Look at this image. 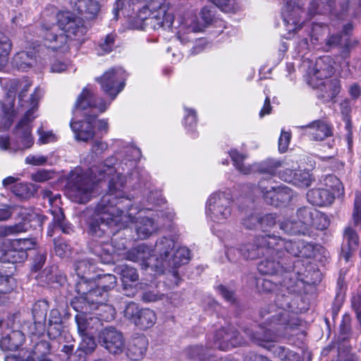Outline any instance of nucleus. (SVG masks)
<instances>
[{
	"label": "nucleus",
	"instance_id": "f257e3e1",
	"mask_svg": "<svg viewBox=\"0 0 361 361\" xmlns=\"http://www.w3.org/2000/svg\"><path fill=\"white\" fill-rule=\"evenodd\" d=\"M128 157L116 162L111 157L99 166L90 168L85 173L76 168L68 175L66 185V194L73 202L86 203L94 192V185L104 178H108V192L104 195L95 207L92 218L89 221L88 233L95 238L102 237L108 229V224L114 218L133 206L131 198L126 196L127 175L135 176L133 171L136 161L140 157V150L133 146L125 149Z\"/></svg>",
	"mask_w": 361,
	"mask_h": 361
},
{
	"label": "nucleus",
	"instance_id": "f03ea898",
	"mask_svg": "<svg viewBox=\"0 0 361 361\" xmlns=\"http://www.w3.org/2000/svg\"><path fill=\"white\" fill-rule=\"evenodd\" d=\"M276 305L278 309L255 332L250 329H245L244 332L252 342L272 351L282 361H300L298 353L284 346L272 344L279 338L285 336L288 329L299 324L298 319L295 315L290 316L287 310L290 307L288 296L278 295Z\"/></svg>",
	"mask_w": 361,
	"mask_h": 361
},
{
	"label": "nucleus",
	"instance_id": "7ed1b4c3",
	"mask_svg": "<svg viewBox=\"0 0 361 361\" xmlns=\"http://www.w3.org/2000/svg\"><path fill=\"white\" fill-rule=\"evenodd\" d=\"M87 32L83 20L70 11H59L44 19L42 33L44 44L57 50L63 48L68 39H80Z\"/></svg>",
	"mask_w": 361,
	"mask_h": 361
},
{
	"label": "nucleus",
	"instance_id": "20e7f679",
	"mask_svg": "<svg viewBox=\"0 0 361 361\" xmlns=\"http://www.w3.org/2000/svg\"><path fill=\"white\" fill-rule=\"evenodd\" d=\"M109 106V103L104 102L102 98L96 97L91 85H87L83 88L75 102L73 109V117L70 123L76 140L87 142L94 137L93 122L97 115H90L88 109L103 113Z\"/></svg>",
	"mask_w": 361,
	"mask_h": 361
},
{
	"label": "nucleus",
	"instance_id": "39448f33",
	"mask_svg": "<svg viewBox=\"0 0 361 361\" xmlns=\"http://www.w3.org/2000/svg\"><path fill=\"white\" fill-rule=\"evenodd\" d=\"M229 154L236 169L243 174H248L252 171L256 169L260 173H266L270 175L279 173V176L281 180L292 183L293 185L300 188H307L312 183V176L309 171L301 170L293 171L287 169L288 164L281 160L267 159L252 167L243 163L244 160L247 158L245 154L240 153L236 149H231Z\"/></svg>",
	"mask_w": 361,
	"mask_h": 361
},
{
	"label": "nucleus",
	"instance_id": "423d86ee",
	"mask_svg": "<svg viewBox=\"0 0 361 361\" xmlns=\"http://www.w3.org/2000/svg\"><path fill=\"white\" fill-rule=\"evenodd\" d=\"M152 257L153 269L161 273L169 269L178 279L177 269L189 262L190 252L186 247H176L172 238L162 237L157 240L152 250Z\"/></svg>",
	"mask_w": 361,
	"mask_h": 361
},
{
	"label": "nucleus",
	"instance_id": "0eeeda50",
	"mask_svg": "<svg viewBox=\"0 0 361 361\" xmlns=\"http://www.w3.org/2000/svg\"><path fill=\"white\" fill-rule=\"evenodd\" d=\"M153 209L152 207H134L133 205L123 214H119L118 218H114L108 224V228L113 225L120 228H126L131 223H135V230L137 237L140 239H146L154 233L159 229V224L156 216L159 217V214H148Z\"/></svg>",
	"mask_w": 361,
	"mask_h": 361
},
{
	"label": "nucleus",
	"instance_id": "6e6552de",
	"mask_svg": "<svg viewBox=\"0 0 361 361\" xmlns=\"http://www.w3.org/2000/svg\"><path fill=\"white\" fill-rule=\"evenodd\" d=\"M352 29L353 26L350 23L344 25L341 32L332 30L326 25L312 23L310 33L311 42L315 46H319V49L326 51L336 47H341L343 48L341 56L346 58L350 47L348 32Z\"/></svg>",
	"mask_w": 361,
	"mask_h": 361
},
{
	"label": "nucleus",
	"instance_id": "1a4fd4ad",
	"mask_svg": "<svg viewBox=\"0 0 361 361\" xmlns=\"http://www.w3.org/2000/svg\"><path fill=\"white\" fill-rule=\"evenodd\" d=\"M165 0H152L142 7L137 13V18L145 25H149L154 30H170L173 27L174 16L168 11Z\"/></svg>",
	"mask_w": 361,
	"mask_h": 361
},
{
	"label": "nucleus",
	"instance_id": "9d476101",
	"mask_svg": "<svg viewBox=\"0 0 361 361\" xmlns=\"http://www.w3.org/2000/svg\"><path fill=\"white\" fill-rule=\"evenodd\" d=\"M232 204L233 197L230 190L215 192L208 198L207 216L214 223L225 224L231 215Z\"/></svg>",
	"mask_w": 361,
	"mask_h": 361
},
{
	"label": "nucleus",
	"instance_id": "9b49d317",
	"mask_svg": "<svg viewBox=\"0 0 361 361\" xmlns=\"http://www.w3.org/2000/svg\"><path fill=\"white\" fill-rule=\"evenodd\" d=\"M86 286L85 281L79 282L77 288L79 294H81L82 302L85 305L90 307V310H98L97 315L101 322L111 321L114 319L115 310L112 305L106 304L105 302L108 298L106 293H102L100 288H92L87 292L84 291L83 286Z\"/></svg>",
	"mask_w": 361,
	"mask_h": 361
},
{
	"label": "nucleus",
	"instance_id": "f8f14e48",
	"mask_svg": "<svg viewBox=\"0 0 361 361\" xmlns=\"http://www.w3.org/2000/svg\"><path fill=\"white\" fill-rule=\"evenodd\" d=\"M267 242L269 252L273 250L272 245H275L276 253L279 258H283L286 252L295 257L305 258H310L314 256V245L300 239L286 240L275 235V237L268 238Z\"/></svg>",
	"mask_w": 361,
	"mask_h": 361
},
{
	"label": "nucleus",
	"instance_id": "ddd939ff",
	"mask_svg": "<svg viewBox=\"0 0 361 361\" xmlns=\"http://www.w3.org/2000/svg\"><path fill=\"white\" fill-rule=\"evenodd\" d=\"M42 95V90L39 88H36L35 92L30 97L31 107L26 111L24 117L19 122L16 128V133L19 140V143L16 147V149H14V151L30 148L34 143V139L31 136V126L30 123L35 118L34 114L37 107L38 101Z\"/></svg>",
	"mask_w": 361,
	"mask_h": 361
},
{
	"label": "nucleus",
	"instance_id": "4468645a",
	"mask_svg": "<svg viewBox=\"0 0 361 361\" xmlns=\"http://www.w3.org/2000/svg\"><path fill=\"white\" fill-rule=\"evenodd\" d=\"M126 76L127 75L123 68H114L105 72L100 78H97V81L100 83L102 90L111 97L110 102H106V103L110 104L116 95L123 90ZM103 101L105 102L104 99Z\"/></svg>",
	"mask_w": 361,
	"mask_h": 361
},
{
	"label": "nucleus",
	"instance_id": "2eb2a0df",
	"mask_svg": "<svg viewBox=\"0 0 361 361\" xmlns=\"http://www.w3.org/2000/svg\"><path fill=\"white\" fill-rule=\"evenodd\" d=\"M23 221L14 225L0 226V250L5 237L8 235H17L26 232L30 226L42 227L44 222V217L37 213L25 209L20 213Z\"/></svg>",
	"mask_w": 361,
	"mask_h": 361
},
{
	"label": "nucleus",
	"instance_id": "dca6fc26",
	"mask_svg": "<svg viewBox=\"0 0 361 361\" xmlns=\"http://www.w3.org/2000/svg\"><path fill=\"white\" fill-rule=\"evenodd\" d=\"M73 309L78 313L75 315V322L80 334H92V330L101 325L98 317L92 316L86 312L88 307L82 302V298H75L71 302Z\"/></svg>",
	"mask_w": 361,
	"mask_h": 361
},
{
	"label": "nucleus",
	"instance_id": "f3484780",
	"mask_svg": "<svg viewBox=\"0 0 361 361\" xmlns=\"http://www.w3.org/2000/svg\"><path fill=\"white\" fill-rule=\"evenodd\" d=\"M302 0H286L283 7L281 16L286 30L288 33L295 32L305 24L300 22Z\"/></svg>",
	"mask_w": 361,
	"mask_h": 361
},
{
	"label": "nucleus",
	"instance_id": "a211bd4d",
	"mask_svg": "<svg viewBox=\"0 0 361 361\" xmlns=\"http://www.w3.org/2000/svg\"><path fill=\"white\" fill-rule=\"evenodd\" d=\"M271 237H275V235L266 234L260 236H257L253 242L242 245L240 247V255L247 259H254L267 253L270 255L271 253L276 252L275 245H272L273 250L269 251V246L268 245L267 239Z\"/></svg>",
	"mask_w": 361,
	"mask_h": 361
},
{
	"label": "nucleus",
	"instance_id": "6ab92c4d",
	"mask_svg": "<svg viewBox=\"0 0 361 361\" xmlns=\"http://www.w3.org/2000/svg\"><path fill=\"white\" fill-rule=\"evenodd\" d=\"M100 345L112 354L121 353L125 347L123 334L114 327H106L99 334Z\"/></svg>",
	"mask_w": 361,
	"mask_h": 361
},
{
	"label": "nucleus",
	"instance_id": "aec40b11",
	"mask_svg": "<svg viewBox=\"0 0 361 361\" xmlns=\"http://www.w3.org/2000/svg\"><path fill=\"white\" fill-rule=\"evenodd\" d=\"M316 210L314 208L307 207L300 208L297 212L298 221L295 223V227L288 228V222H281L280 228L288 234L306 233L308 227L312 224Z\"/></svg>",
	"mask_w": 361,
	"mask_h": 361
},
{
	"label": "nucleus",
	"instance_id": "412c9836",
	"mask_svg": "<svg viewBox=\"0 0 361 361\" xmlns=\"http://www.w3.org/2000/svg\"><path fill=\"white\" fill-rule=\"evenodd\" d=\"M246 343L241 337L238 336V332L234 327L227 326L216 331L214 336V343L222 350L243 345Z\"/></svg>",
	"mask_w": 361,
	"mask_h": 361
},
{
	"label": "nucleus",
	"instance_id": "4be33fe9",
	"mask_svg": "<svg viewBox=\"0 0 361 361\" xmlns=\"http://www.w3.org/2000/svg\"><path fill=\"white\" fill-rule=\"evenodd\" d=\"M359 244V235L356 231L351 226H346L343 232L341 257L346 262H349L358 249Z\"/></svg>",
	"mask_w": 361,
	"mask_h": 361
},
{
	"label": "nucleus",
	"instance_id": "5701e85b",
	"mask_svg": "<svg viewBox=\"0 0 361 361\" xmlns=\"http://www.w3.org/2000/svg\"><path fill=\"white\" fill-rule=\"evenodd\" d=\"M125 258L129 261L139 262L145 268L153 269L152 249L144 243L128 250L125 255Z\"/></svg>",
	"mask_w": 361,
	"mask_h": 361
},
{
	"label": "nucleus",
	"instance_id": "b1692460",
	"mask_svg": "<svg viewBox=\"0 0 361 361\" xmlns=\"http://www.w3.org/2000/svg\"><path fill=\"white\" fill-rule=\"evenodd\" d=\"M202 30V26L197 22V17L190 15L179 23L178 38L182 44H185L192 41V39L190 36L191 33L199 32Z\"/></svg>",
	"mask_w": 361,
	"mask_h": 361
},
{
	"label": "nucleus",
	"instance_id": "393cba45",
	"mask_svg": "<svg viewBox=\"0 0 361 361\" xmlns=\"http://www.w3.org/2000/svg\"><path fill=\"white\" fill-rule=\"evenodd\" d=\"M334 61L330 56H324L318 59L314 65L313 71L310 73L312 82L318 80L319 82L329 79L334 73Z\"/></svg>",
	"mask_w": 361,
	"mask_h": 361
},
{
	"label": "nucleus",
	"instance_id": "a878e982",
	"mask_svg": "<svg viewBox=\"0 0 361 361\" xmlns=\"http://www.w3.org/2000/svg\"><path fill=\"white\" fill-rule=\"evenodd\" d=\"M147 345L148 340L144 335L134 334L128 342V357L133 360L142 359L147 351Z\"/></svg>",
	"mask_w": 361,
	"mask_h": 361
},
{
	"label": "nucleus",
	"instance_id": "bb28decb",
	"mask_svg": "<svg viewBox=\"0 0 361 361\" xmlns=\"http://www.w3.org/2000/svg\"><path fill=\"white\" fill-rule=\"evenodd\" d=\"M264 259L257 265V269L262 274L274 275L282 274L286 269L282 265L276 252L268 255L267 253L262 255Z\"/></svg>",
	"mask_w": 361,
	"mask_h": 361
},
{
	"label": "nucleus",
	"instance_id": "cd10ccee",
	"mask_svg": "<svg viewBox=\"0 0 361 361\" xmlns=\"http://www.w3.org/2000/svg\"><path fill=\"white\" fill-rule=\"evenodd\" d=\"M115 271L120 274L125 294L128 296L135 295V290L130 283L135 282L139 279L137 270L128 265H120L115 268Z\"/></svg>",
	"mask_w": 361,
	"mask_h": 361
},
{
	"label": "nucleus",
	"instance_id": "c85d7f7f",
	"mask_svg": "<svg viewBox=\"0 0 361 361\" xmlns=\"http://www.w3.org/2000/svg\"><path fill=\"white\" fill-rule=\"evenodd\" d=\"M73 10L78 11L87 19H93L100 11V4L97 0H71Z\"/></svg>",
	"mask_w": 361,
	"mask_h": 361
},
{
	"label": "nucleus",
	"instance_id": "c756f323",
	"mask_svg": "<svg viewBox=\"0 0 361 361\" xmlns=\"http://www.w3.org/2000/svg\"><path fill=\"white\" fill-rule=\"evenodd\" d=\"M319 90L318 97L324 102H329L334 99L340 92V81L336 79H326L317 83Z\"/></svg>",
	"mask_w": 361,
	"mask_h": 361
},
{
	"label": "nucleus",
	"instance_id": "7c9ffc66",
	"mask_svg": "<svg viewBox=\"0 0 361 361\" xmlns=\"http://www.w3.org/2000/svg\"><path fill=\"white\" fill-rule=\"evenodd\" d=\"M327 188H324L320 184L319 188H313L307 193V198L310 203L319 207L330 205L335 197Z\"/></svg>",
	"mask_w": 361,
	"mask_h": 361
},
{
	"label": "nucleus",
	"instance_id": "2f4dec72",
	"mask_svg": "<svg viewBox=\"0 0 361 361\" xmlns=\"http://www.w3.org/2000/svg\"><path fill=\"white\" fill-rule=\"evenodd\" d=\"M24 334L20 331L3 333L0 339V348L3 350H15L24 342Z\"/></svg>",
	"mask_w": 361,
	"mask_h": 361
},
{
	"label": "nucleus",
	"instance_id": "473e14b6",
	"mask_svg": "<svg viewBox=\"0 0 361 361\" xmlns=\"http://www.w3.org/2000/svg\"><path fill=\"white\" fill-rule=\"evenodd\" d=\"M305 133L315 140H323L331 135V129L323 121H316L305 126Z\"/></svg>",
	"mask_w": 361,
	"mask_h": 361
},
{
	"label": "nucleus",
	"instance_id": "72a5a7b5",
	"mask_svg": "<svg viewBox=\"0 0 361 361\" xmlns=\"http://www.w3.org/2000/svg\"><path fill=\"white\" fill-rule=\"evenodd\" d=\"M36 63V58L33 51H22L18 52L12 59L13 67L21 71H27Z\"/></svg>",
	"mask_w": 361,
	"mask_h": 361
},
{
	"label": "nucleus",
	"instance_id": "f704fd0d",
	"mask_svg": "<svg viewBox=\"0 0 361 361\" xmlns=\"http://www.w3.org/2000/svg\"><path fill=\"white\" fill-rule=\"evenodd\" d=\"M63 329L62 317L57 309H52L49 315L47 334L50 338H58Z\"/></svg>",
	"mask_w": 361,
	"mask_h": 361
},
{
	"label": "nucleus",
	"instance_id": "c9c22d12",
	"mask_svg": "<svg viewBox=\"0 0 361 361\" xmlns=\"http://www.w3.org/2000/svg\"><path fill=\"white\" fill-rule=\"evenodd\" d=\"M258 188L266 202L277 207L278 185H274L268 180H261Z\"/></svg>",
	"mask_w": 361,
	"mask_h": 361
},
{
	"label": "nucleus",
	"instance_id": "e433bc0d",
	"mask_svg": "<svg viewBox=\"0 0 361 361\" xmlns=\"http://www.w3.org/2000/svg\"><path fill=\"white\" fill-rule=\"evenodd\" d=\"M81 341L75 355L79 357L78 361H85L86 355L91 353L95 349L97 344L92 334H80Z\"/></svg>",
	"mask_w": 361,
	"mask_h": 361
},
{
	"label": "nucleus",
	"instance_id": "4c0bfd02",
	"mask_svg": "<svg viewBox=\"0 0 361 361\" xmlns=\"http://www.w3.org/2000/svg\"><path fill=\"white\" fill-rule=\"evenodd\" d=\"M322 186L327 188L333 193L334 197H340L344 194V187L341 181L334 175L326 176L321 182Z\"/></svg>",
	"mask_w": 361,
	"mask_h": 361
},
{
	"label": "nucleus",
	"instance_id": "58836bf2",
	"mask_svg": "<svg viewBox=\"0 0 361 361\" xmlns=\"http://www.w3.org/2000/svg\"><path fill=\"white\" fill-rule=\"evenodd\" d=\"M157 316L155 312L148 308L142 309L135 320V324L140 329H148L152 327L156 322Z\"/></svg>",
	"mask_w": 361,
	"mask_h": 361
},
{
	"label": "nucleus",
	"instance_id": "ea45409f",
	"mask_svg": "<svg viewBox=\"0 0 361 361\" xmlns=\"http://www.w3.org/2000/svg\"><path fill=\"white\" fill-rule=\"evenodd\" d=\"M334 0H313L310 2L308 7L307 14L310 17H313L317 14H324L332 11Z\"/></svg>",
	"mask_w": 361,
	"mask_h": 361
},
{
	"label": "nucleus",
	"instance_id": "a19ab883",
	"mask_svg": "<svg viewBox=\"0 0 361 361\" xmlns=\"http://www.w3.org/2000/svg\"><path fill=\"white\" fill-rule=\"evenodd\" d=\"M185 116H184V125L188 130V132L190 134V135L193 137H197V133L195 130V127L197 126V112L195 109L185 107Z\"/></svg>",
	"mask_w": 361,
	"mask_h": 361
},
{
	"label": "nucleus",
	"instance_id": "79ce46f5",
	"mask_svg": "<svg viewBox=\"0 0 361 361\" xmlns=\"http://www.w3.org/2000/svg\"><path fill=\"white\" fill-rule=\"evenodd\" d=\"M36 243L35 238H20L11 240V247L14 251L22 252L26 256V251L33 249Z\"/></svg>",
	"mask_w": 361,
	"mask_h": 361
},
{
	"label": "nucleus",
	"instance_id": "37998d69",
	"mask_svg": "<svg viewBox=\"0 0 361 361\" xmlns=\"http://www.w3.org/2000/svg\"><path fill=\"white\" fill-rule=\"evenodd\" d=\"M11 48L12 43L10 39L5 34L0 32V68L7 63Z\"/></svg>",
	"mask_w": 361,
	"mask_h": 361
},
{
	"label": "nucleus",
	"instance_id": "c03bdc74",
	"mask_svg": "<svg viewBox=\"0 0 361 361\" xmlns=\"http://www.w3.org/2000/svg\"><path fill=\"white\" fill-rule=\"evenodd\" d=\"M48 309L49 305L45 300L38 301L34 304L32 312L35 323L41 324L45 322Z\"/></svg>",
	"mask_w": 361,
	"mask_h": 361
},
{
	"label": "nucleus",
	"instance_id": "a18cd8bd",
	"mask_svg": "<svg viewBox=\"0 0 361 361\" xmlns=\"http://www.w3.org/2000/svg\"><path fill=\"white\" fill-rule=\"evenodd\" d=\"M116 35L108 34L104 39H102L98 44L97 54L103 55L111 52L114 47Z\"/></svg>",
	"mask_w": 361,
	"mask_h": 361
},
{
	"label": "nucleus",
	"instance_id": "49530a36",
	"mask_svg": "<svg viewBox=\"0 0 361 361\" xmlns=\"http://www.w3.org/2000/svg\"><path fill=\"white\" fill-rule=\"evenodd\" d=\"M54 223L61 228L64 233H69L72 231L71 227L64 221V214L60 207L56 209H50Z\"/></svg>",
	"mask_w": 361,
	"mask_h": 361
},
{
	"label": "nucleus",
	"instance_id": "de8ad7c7",
	"mask_svg": "<svg viewBox=\"0 0 361 361\" xmlns=\"http://www.w3.org/2000/svg\"><path fill=\"white\" fill-rule=\"evenodd\" d=\"M92 263L87 259L77 261L74 264V269L77 276L82 280L85 279V275L93 269Z\"/></svg>",
	"mask_w": 361,
	"mask_h": 361
},
{
	"label": "nucleus",
	"instance_id": "09e8293b",
	"mask_svg": "<svg viewBox=\"0 0 361 361\" xmlns=\"http://www.w3.org/2000/svg\"><path fill=\"white\" fill-rule=\"evenodd\" d=\"M109 244H105L102 247H99L95 250L96 255L100 258L101 261L104 264H109L114 260V254L116 252V250L112 248L110 250Z\"/></svg>",
	"mask_w": 361,
	"mask_h": 361
},
{
	"label": "nucleus",
	"instance_id": "8fccbe9b",
	"mask_svg": "<svg viewBox=\"0 0 361 361\" xmlns=\"http://www.w3.org/2000/svg\"><path fill=\"white\" fill-rule=\"evenodd\" d=\"M13 102H8V103H4L1 106V112L3 119L5 120L4 126L5 128H9L13 122V117L15 116V111Z\"/></svg>",
	"mask_w": 361,
	"mask_h": 361
},
{
	"label": "nucleus",
	"instance_id": "3c124183",
	"mask_svg": "<svg viewBox=\"0 0 361 361\" xmlns=\"http://www.w3.org/2000/svg\"><path fill=\"white\" fill-rule=\"evenodd\" d=\"M293 197V192L290 188L286 185H278L277 207L280 203H287Z\"/></svg>",
	"mask_w": 361,
	"mask_h": 361
},
{
	"label": "nucleus",
	"instance_id": "603ef678",
	"mask_svg": "<svg viewBox=\"0 0 361 361\" xmlns=\"http://www.w3.org/2000/svg\"><path fill=\"white\" fill-rule=\"evenodd\" d=\"M116 284V276L113 274H107L102 278L99 286L96 288H100L102 293H106L108 294V290L114 288Z\"/></svg>",
	"mask_w": 361,
	"mask_h": 361
},
{
	"label": "nucleus",
	"instance_id": "864d4df0",
	"mask_svg": "<svg viewBox=\"0 0 361 361\" xmlns=\"http://www.w3.org/2000/svg\"><path fill=\"white\" fill-rule=\"evenodd\" d=\"M329 225V221L326 214L321 213L318 210H316L314 216L313 218L312 224L310 226H313L318 230L326 229Z\"/></svg>",
	"mask_w": 361,
	"mask_h": 361
},
{
	"label": "nucleus",
	"instance_id": "5fc2aeb1",
	"mask_svg": "<svg viewBox=\"0 0 361 361\" xmlns=\"http://www.w3.org/2000/svg\"><path fill=\"white\" fill-rule=\"evenodd\" d=\"M39 138L37 140V144L45 145L51 142H54L58 140L57 135L51 130H44L40 128L37 131Z\"/></svg>",
	"mask_w": 361,
	"mask_h": 361
},
{
	"label": "nucleus",
	"instance_id": "6e6d98bb",
	"mask_svg": "<svg viewBox=\"0 0 361 361\" xmlns=\"http://www.w3.org/2000/svg\"><path fill=\"white\" fill-rule=\"evenodd\" d=\"M54 176V172L51 170L39 169L31 174V179L35 182L42 183L52 179Z\"/></svg>",
	"mask_w": 361,
	"mask_h": 361
},
{
	"label": "nucleus",
	"instance_id": "4d7b16f0",
	"mask_svg": "<svg viewBox=\"0 0 361 361\" xmlns=\"http://www.w3.org/2000/svg\"><path fill=\"white\" fill-rule=\"evenodd\" d=\"M353 221L355 226H357L361 222V193L359 192L355 193Z\"/></svg>",
	"mask_w": 361,
	"mask_h": 361
},
{
	"label": "nucleus",
	"instance_id": "13d9d810",
	"mask_svg": "<svg viewBox=\"0 0 361 361\" xmlns=\"http://www.w3.org/2000/svg\"><path fill=\"white\" fill-rule=\"evenodd\" d=\"M42 196L44 200H47L51 209H56L57 207H60L61 204V195L59 194H53L51 191L44 190L42 192Z\"/></svg>",
	"mask_w": 361,
	"mask_h": 361
},
{
	"label": "nucleus",
	"instance_id": "bf43d9fd",
	"mask_svg": "<svg viewBox=\"0 0 361 361\" xmlns=\"http://www.w3.org/2000/svg\"><path fill=\"white\" fill-rule=\"evenodd\" d=\"M140 312V310L139 309L138 305L136 303L131 302L126 305L123 314L126 319L135 323V320L137 319V317H138Z\"/></svg>",
	"mask_w": 361,
	"mask_h": 361
},
{
	"label": "nucleus",
	"instance_id": "052dcab7",
	"mask_svg": "<svg viewBox=\"0 0 361 361\" xmlns=\"http://www.w3.org/2000/svg\"><path fill=\"white\" fill-rule=\"evenodd\" d=\"M13 192L20 198H27L30 196L31 191L29 185L27 183H16L12 187Z\"/></svg>",
	"mask_w": 361,
	"mask_h": 361
},
{
	"label": "nucleus",
	"instance_id": "680f3d73",
	"mask_svg": "<svg viewBox=\"0 0 361 361\" xmlns=\"http://www.w3.org/2000/svg\"><path fill=\"white\" fill-rule=\"evenodd\" d=\"M54 250L56 255L60 257H66L70 252V245H68L63 239L54 240Z\"/></svg>",
	"mask_w": 361,
	"mask_h": 361
},
{
	"label": "nucleus",
	"instance_id": "e2e57ef3",
	"mask_svg": "<svg viewBox=\"0 0 361 361\" xmlns=\"http://www.w3.org/2000/svg\"><path fill=\"white\" fill-rule=\"evenodd\" d=\"M48 160V157L41 154H29L25 159V162L27 164L33 166H42L44 165Z\"/></svg>",
	"mask_w": 361,
	"mask_h": 361
},
{
	"label": "nucleus",
	"instance_id": "0e129e2a",
	"mask_svg": "<svg viewBox=\"0 0 361 361\" xmlns=\"http://www.w3.org/2000/svg\"><path fill=\"white\" fill-rule=\"evenodd\" d=\"M243 224L247 229H254L260 226V215L258 214H251L243 219Z\"/></svg>",
	"mask_w": 361,
	"mask_h": 361
},
{
	"label": "nucleus",
	"instance_id": "69168bd1",
	"mask_svg": "<svg viewBox=\"0 0 361 361\" xmlns=\"http://www.w3.org/2000/svg\"><path fill=\"white\" fill-rule=\"evenodd\" d=\"M276 224V215L274 214H267L263 216H260V228L264 231L272 227Z\"/></svg>",
	"mask_w": 361,
	"mask_h": 361
},
{
	"label": "nucleus",
	"instance_id": "338daca9",
	"mask_svg": "<svg viewBox=\"0 0 361 361\" xmlns=\"http://www.w3.org/2000/svg\"><path fill=\"white\" fill-rule=\"evenodd\" d=\"M291 135L290 133L284 130L281 131V136L279 139V150L283 153L286 152L289 146Z\"/></svg>",
	"mask_w": 361,
	"mask_h": 361
},
{
	"label": "nucleus",
	"instance_id": "774afa93",
	"mask_svg": "<svg viewBox=\"0 0 361 361\" xmlns=\"http://www.w3.org/2000/svg\"><path fill=\"white\" fill-rule=\"evenodd\" d=\"M71 64L68 61L61 60H54L51 64V71L60 73L69 68Z\"/></svg>",
	"mask_w": 361,
	"mask_h": 361
}]
</instances>
